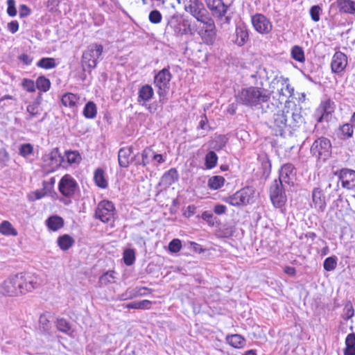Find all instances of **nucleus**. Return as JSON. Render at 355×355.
<instances>
[{
    "label": "nucleus",
    "instance_id": "nucleus-35",
    "mask_svg": "<svg viewBox=\"0 0 355 355\" xmlns=\"http://www.w3.org/2000/svg\"><path fill=\"white\" fill-rule=\"evenodd\" d=\"M344 355H355V334H349L345 338Z\"/></svg>",
    "mask_w": 355,
    "mask_h": 355
},
{
    "label": "nucleus",
    "instance_id": "nucleus-39",
    "mask_svg": "<svg viewBox=\"0 0 355 355\" xmlns=\"http://www.w3.org/2000/svg\"><path fill=\"white\" fill-rule=\"evenodd\" d=\"M36 88L42 92H46L51 87L50 80L44 76H39L35 81Z\"/></svg>",
    "mask_w": 355,
    "mask_h": 355
},
{
    "label": "nucleus",
    "instance_id": "nucleus-47",
    "mask_svg": "<svg viewBox=\"0 0 355 355\" xmlns=\"http://www.w3.org/2000/svg\"><path fill=\"white\" fill-rule=\"evenodd\" d=\"M150 302L148 300L136 301L127 304L125 307L135 309H148L150 308Z\"/></svg>",
    "mask_w": 355,
    "mask_h": 355
},
{
    "label": "nucleus",
    "instance_id": "nucleus-62",
    "mask_svg": "<svg viewBox=\"0 0 355 355\" xmlns=\"http://www.w3.org/2000/svg\"><path fill=\"white\" fill-rule=\"evenodd\" d=\"M188 244L190 245L189 248L196 253L201 254L205 251V248L196 242L189 241Z\"/></svg>",
    "mask_w": 355,
    "mask_h": 355
},
{
    "label": "nucleus",
    "instance_id": "nucleus-26",
    "mask_svg": "<svg viewBox=\"0 0 355 355\" xmlns=\"http://www.w3.org/2000/svg\"><path fill=\"white\" fill-rule=\"evenodd\" d=\"M80 96L71 92H67L61 97L62 104L75 112L78 110Z\"/></svg>",
    "mask_w": 355,
    "mask_h": 355
},
{
    "label": "nucleus",
    "instance_id": "nucleus-58",
    "mask_svg": "<svg viewBox=\"0 0 355 355\" xmlns=\"http://www.w3.org/2000/svg\"><path fill=\"white\" fill-rule=\"evenodd\" d=\"M7 14L10 17H15L17 15V11L15 6V0H7Z\"/></svg>",
    "mask_w": 355,
    "mask_h": 355
},
{
    "label": "nucleus",
    "instance_id": "nucleus-25",
    "mask_svg": "<svg viewBox=\"0 0 355 355\" xmlns=\"http://www.w3.org/2000/svg\"><path fill=\"white\" fill-rule=\"evenodd\" d=\"M312 202L315 209L323 212L326 208L325 196L320 188H314L312 191Z\"/></svg>",
    "mask_w": 355,
    "mask_h": 355
},
{
    "label": "nucleus",
    "instance_id": "nucleus-60",
    "mask_svg": "<svg viewBox=\"0 0 355 355\" xmlns=\"http://www.w3.org/2000/svg\"><path fill=\"white\" fill-rule=\"evenodd\" d=\"M94 24L96 26H101L105 21L104 16L102 14L94 13L92 16Z\"/></svg>",
    "mask_w": 355,
    "mask_h": 355
},
{
    "label": "nucleus",
    "instance_id": "nucleus-9",
    "mask_svg": "<svg viewBox=\"0 0 355 355\" xmlns=\"http://www.w3.org/2000/svg\"><path fill=\"white\" fill-rule=\"evenodd\" d=\"M270 198L275 207L282 209L287 201V197L282 182L275 180L272 182L270 187Z\"/></svg>",
    "mask_w": 355,
    "mask_h": 355
},
{
    "label": "nucleus",
    "instance_id": "nucleus-30",
    "mask_svg": "<svg viewBox=\"0 0 355 355\" xmlns=\"http://www.w3.org/2000/svg\"><path fill=\"white\" fill-rule=\"evenodd\" d=\"M179 175L178 171L172 168L164 173L161 178L162 184L164 186L169 187L178 181Z\"/></svg>",
    "mask_w": 355,
    "mask_h": 355
},
{
    "label": "nucleus",
    "instance_id": "nucleus-29",
    "mask_svg": "<svg viewBox=\"0 0 355 355\" xmlns=\"http://www.w3.org/2000/svg\"><path fill=\"white\" fill-rule=\"evenodd\" d=\"M45 223L47 227L53 232L60 230L64 224L63 218L57 215L49 217Z\"/></svg>",
    "mask_w": 355,
    "mask_h": 355
},
{
    "label": "nucleus",
    "instance_id": "nucleus-42",
    "mask_svg": "<svg viewBox=\"0 0 355 355\" xmlns=\"http://www.w3.org/2000/svg\"><path fill=\"white\" fill-rule=\"evenodd\" d=\"M225 180L223 176L216 175L209 178L208 187L213 190L221 188L225 184Z\"/></svg>",
    "mask_w": 355,
    "mask_h": 355
},
{
    "label": "nucleus",
    "instance_id": "nucleus-48",
    "mask_svg": "<svg viewBox=\"0 0 355 355\" xmlns=\"http://www.w3.org/2000/svg\"><path fill=\"white\" fill-rule=\"evenodd\" d=\"M123 259L126 266H132L135 261V252L134 250L128 248L124 250Z\"/></svg>",
    "mask_w": 355,
    "mask_h": 355
},
{
    "label": "nucleus",
    "instance_id": "nucleus-32",
    "mask_svg": "<svg viewBox=\"0 0 355 355\" xmlns=\"http://www.w3.org/2000/svg\"><path fill=\"white\" fill-rule=\"evenodd\" d=\"M304 119L300 112L296 111L293 112L291 119L288 120L289 132H291L293 130H295L296 128H299L304 123Z\"/></svg>",
    "mask_w": 355,
    "mask_h": 355
},
{
    "label": "nucleus",
    "instance_id": "nucleus-61",
    "mask_svg": "<svg viewBox=\"0 0 355 355\" xmlns=\"http://www.w3.org/2000/svg\"><path fill=\"white\" fill-rule=\"evenodd\" d=\"M142 106L144 107L150 114L156 113L159 108V106L157 101H154L152 103H146L145 105Z\"/></svg>",
    "mask_w": 355,
    "mask_h": 355
},
{
    "label": "nucleus",
    "instance_id": "nucleus-28",
    "mask_svg": "<svg viewBox=\"0 0 355 355\" xmlns=\"http://www.w3.org/2000/svg\"><path fill=\"white\" fill-rule=\"evenodd\" d=\"M132 153V147L122 148L119 150L118 153V161L121 167H128L131 161L130 155Z\"/></svg>",
    "mask_w": 355,
    "mask_h": 355
},
{
    "label": "nucleus",
    "instance_id": "nucleus-56",
    "mask_svg": "<svg viewBox=\"0 0 355 355\" xmlns=\"http://www.w3.org/2000/svg\"><path fill=\"white\" fill-rule=\"evenodd\" d=\"M309 12H310L311 19L313 21L317 22L320 20V13L322 12V8L318 5L313 6L310 8Z\"/></svg>",
    "mask_w": 355,
    "mask_h": 355
},
{
    "label": "nucleus",
    "instance_id": "nucleus-18",
    "mask_svg": "<svg viewBox=\"0 0 355 355\" xmlns=\"http://www.w3.org/2000/svg\"><path fill=\"white\" fill-rule=\"evenodd\" d=\"M272 84L277 85L279 95V100L281 101H283L284 98H289L293 94L294 88L291 87L287 78L282 76L279 78L275 79L272 81Z\"/></svg>",
    "mask_w": 355,
    "mask_h": 355
},
{
    "label": "nucleus",
    "instance_id": "nucleus-13",
    "mask_svg": "<svg viewBox=\"0 0 355 355\" xmlns=\"http://www.w3.org/2000/svg\"><path fill=\"white\" fill-rule=\"evenodd\" d=\"M168 26L171 28L175 35L178 36L191 33V24L188 19L173 16L168 21Z\"/></svg>",
    "mask_w": 355,
    "mask_h": 355
},
{
    "label": "nucleus",
    "instance_id": "nucleus-46",
    "mask_svg": "<svg viewBox=\"0 0 355 355\" xmlns=\"http://www.w3.org/2000/svg\"><path fill=\"white\" fill-rule=\"evenodd\" d=\"M218 156L214 151H209L205 156V166L207 169H211L216 166Z\"/></svg>",
    "mask_w": 355,
    "mask_h": 355
},
{
    "label": "nucleus",
    "instance_id": "nucleus-51",
    "mask_svg": "<svg viewBox=\"0 0 355 355\" xmlns=\"http://www.w3.org/2000/svg\"><path fill=\"white\" fill-rule=\"evenodd\" d=\"M337 266V257L335 256L327 257L323 263L324 269L327 271H332Z\"/></svg>",
    "mask_w": 355,
    "mask_h": 355
},
{
    "label": "nucleus",
    "instance_id": "nucleus-37",
    "mask_svg": "<svg viewBox=\"0 0 355 355\" xmlns=\"http://www.w3.org/2000/svg\"><path fill=\"white\" fill-rule=\"evenodd\" d=\"M227 343L234 348H241L244 346L245 340L239 334H232L226 337Z\"/></svg>",
    "mask_w": 355,
    "mask_h": 355
},
{
    "label": "nucleus",
    "instance_id": "nucleus-36",
    "mask_svg": "<svg viewBox=\"0 0 355 355\" xmlns=\"http://www.w3.org/2000/svg\"><path fill=\"white\" fill-rule=\"evenodd\" d=\"M94 180L96 184L100 188L105 189L108 185L107 181L105 177V172L101 168L96 169L94 171Z\"/></svg>",
    "mask_w": 355,
    "mask_h": 355
},
{
    "label": "nucleus",
    "instance_id": "nucleus-41",
    "mask_svg": "<svg viewBox=\"0 0 355 355\" xmlns=\"http://www.w3.org/2000/svg\"><path fill=\"white\" fill-rule=\"evenodd\" d=\"M153 151L154 150L150 147L146 148L141 153V161L137 163V164L146 166L150 164L152 162Z\"/></svg>",
    "mask_w": 355,
    "mask_h": 355
},
{
    "label": "nucleus",
    "instance_id": "nucleus-55",
    "mask_svg": "<svg viewBox=\"0 0 355 355\" xmlns=\"http://www.w3.org/2000/svg\"><path fill=\"white\" fill-rule=\"evenodd\" d=\"M56 327H57V329L60 331H62L64 333L68 332L71 329V327H70L69 322L66 320L62 319V318L57 320Z\"/></svg>",
    "mask_w": 355,
    "mask_h": 355
},
{
    "label": "nucleus",
    "instance_id": "nucleus-31",
    "mask_svg": "<svg viewBox=\"0 0 355 355\" xmlns=\"http://www.w3.org/2000/svg\"><path fill=\"white\" fill-rule=\"evenodd\" d=\"M249 34L247 27L245 25L238 26L236 28V44L241 46L246 43Z\"/></svg>",
    "mask_w": 355,
    "mask_h": 355
},
{
    "label": "nucleus",
    "instance_id": "nucleus-1",
    "mask_svg": "<svg viewBox=\"0 0 355 355\" xmlns=\"http://www.w3.org/2000/svg\"><path fill=\"white\" fill-rule=\"evenodd\" d=\"M235 98L236 103L241 105L257 107L268 101L270 98V92L263 87L250 86L238 91L235 94Z\"/></svg>",
    "mask_w": 355,
    "mask_h": 355
},
{
    "label": "nucleus",
    "instance_id": "nucleus-23",
    "mask_svg": "<svg viewBox=\"0 0 355 355\" xmlns=\"http://www.w3.org/2000/svg\"><path fill=\"white\" fill-rule=\"evenodd\" d=\"M295 169L292 164L288 163L284 164L280 171L279 176L277 181L282 182V184H289L293 181L295 175Z\"/></svg>",
    "mask_w": 355,
    "mask_h": 355
},
{
    "label": "nucleus",
    "instance_id": "nucleus-5",
    "mask_svg": "<svg viewBox=\"0 0 355 355\" xmlns=\"http://www.w3.org/2000/svg\"><path fill=\"white\" fill-rule=\"evenodd\" d=\"M310 153L318 162H324L331 156L332 145L330 139L324 137H318L313 142Z\"/></svg>",
    "mask_w": 355,
    "mask_h": 355
},
{
    "label": "nucleus",
    "instance_id": "nucleus-10",
    "mask_svg": "<svg viewBox=\"0 0 355 355\" xmlns=\"http://www.w3.org/2000/svg\"><path fill=\"white\" fill-rule=\"evenodd\" d=\"M207 8L211 12V17L217 19H222L225 17L226 23L229 24L231 17L226 16L229 6L226 5L223 0H204Z\"/></svg>",
    "mask_w": 355,
    "mask_h": 355
},
{
    "label": "nucleus",
    "instance_id": "nucleus-11",
    "mask_svg": "<svg viewBox=\"0 0 355 355\" xmlns=\"http://www.w3.org/2000/svg\"><path fill=\"white\" fill-rule=\"evenodd\" d=\"M78 190L76 180L69 174L62 177L58 182V191L64 197L71 198Z\"/></svg>",
    "mask_w": 355,
    "mask_h": 355
},
{
    "label": "nucleus",
    "instance_id": "nucleus-40",
    "mask_svg": "<svg viewBox=\"0 0 355 355\" xmlns=\"http://www.w3.org/2000/svg\"><path fill=\"white\" fill-rule=\"evenodd\" d=\"M97 114V107L92 101H89L85 105L83 109V115L87 119H94Z\"/></svg>",
    "mask_w": 355,
    "mask_h": 355
},
{
    "label": "nucleus",
    "instance_id": "nucleus-21",
    "mask_svg": "<svg viewBox=\"0 0 355 355\" xmlns=\"http://www.w3.org/2000/svg\"><path fill=\"white\" fill-rule=\"evenodd\" d=\"M41 101L42 96L40 94L33 102L28 103L26 107L27 115L25 117L26 121H31L41 114L42 112Z\"/></svg>",
    "mask_w": 355,
    "mask_h": 355
},
{
    "label": "nucleus",
    "instance_id": "nucleus-33",
    "mask_svg": "<svg viewBox=\"0 0 355 355\" xmlns=\"http://www.w3.org/2000/svg\"><path fill=\"white\" fill-rule=\"evenodd\" d=\"M74 243V239L69 234H63L57 239L58 245L63 251L69 250Z\"/></svg>",
    "mask_w": 355,
    "mask_h": 355
},
{
    "label": "nucleus",
    "instance_id": "nucleus-3",
    "mask_svg": "<svg viewBox=\"0 0 355 355\" xmlns=\"http://www.w3.org/2000/svg\"><path fill=\"white\" fill-rule=\"evenodd\" d=\"M103 51V45L98 43H92L87 47L83 53L81 59L83 71H91L96 67Z\"/></svg>",
    "mask_w": 355,
    "mask_h": 355
},
{
    "label": "nucleus",
    "instance_id": "nucleus-59",
    "mask_svg": "<svg viewBox=\"0 0 355 355\" xmlns=\"http://www.w3.org/2000/svg\"><path fill=\"white\" fill-rule=\"evenodd\" d=\"M31 14V9L25 4L19 6V16L20 18H25Z\"/></svg>",
    "mask_w": 355,
    "mask_h": 355
},
{
    "label": "nucleus",
    "instance_id": "nucleus-52",
    "mask_svg": "<svg viewBox=\"0 0 355 355\" xmlns=\"http://www.w3.org/2000/svg\"><path fill=\"white\" fill-rule=\"evenodd\" d=\"M182 247V241L179 239H173L168 243V250L171 253H177L180 251Z\"/></svg>",
    "mask_w": 355,
    "mask_h": 355
},
{
    "label": "nucleus",
    "instance_id": "nucleus-8",
    "mask_svg": "<svg viewBox=\"0 0 355 355\" xmlns=\"http://www.w3.org/2000/svg\"><path fill=\"white\" fill-rule=\"evenodd\" d=\"M116 214L115 207L109 200L101 201L95 210L94 216L104 223H114Z\"/></svg>",
    "mask_w": 355,
    "mask_h": 355
},
{
    "label": "nucleus",
    "instance_id": "nucleus-17",
    "mask_svg": "<svg viewBox=\"0 0 355 355\" xmlns=\"http://www.w3.org/2000/svg\"><path fill=\"white\" fill-rule=\"evenodd\" d=\"M251 21L254 28L260 34H268L272 29L271 21L263 14H255Z\"/></svg>",
    "mask_w": 355,
    "mask_h": 355
},
{
    "label": "nucleus",
    "instance_id": "nucleus-49",
    "mask_svg": "<svg viewBox=\"0 0 355 355\" xmlns=\"http://www.w3.org/2000/svg\"><path fill=\"white\" fill-rule=\"evenodd\" d=\"M114 272L112 270L108 271L101 275L99 278V284L101 286H106L109 284L114 282L115 277L114 276Z\"/></svg>",
    "mask_w": 355,
    "mask_h": 355
},
{
    "label": "nucleus",
    "instance_id": "nucleus-63",
    "mask_svg": "<svg viewBox=\"0 0 355 355\" xmlns=\"http://www.w3.org/2000/svg\"><path fill=\"white\" fill-rule=\"evenodd\" d=\"M196 211V207L193 205H189L183 213V216L186 218H191Z\"/></svg>",
    "mask_w": 355,
    "mask_h": 355
},
{
    "label": "nucleus",
    "instance_id": "nucleus-64",
    "mask_svg": "<svg viewBox=\"0 0 355 355\" xmlns=\"http://www.w3.org/2000/svg\"><path fill=\"white\" fill-rule=\"evenodd\" d=\"M200 121L199 122V124L197 127L198 129L201 130H209V127L208 125V119L205 114H203L200 117Z\"/></svg>",
    "mask_w": 355,
    "mask_h": 355
},
{
    "label": "nucleus",
    "instance_id": "nucleus-45",
    "mask_svg": "<svg viewBox=\"0 0 355 355\" xmlns=\"http://www.w3.org/2000/svg\"><path fill=\"white\" fill-rule=\"evenodd\" d=\"M69 164H78L81 160V156L78 151L67 150L65 152L64 157Z\"/></svg>",
    "mask_w": 355,
    "mask_h": 355
},
{
    "label": "nucleus",
    "instance_id": "nucleus-27",
    "mask_svg": "<svg viewBox=\"0 0 355 355\" xmlns=\"http://www.w3.org/2000/svg\"><path fill=\"white\" fill-rule=\"evenodd\" d=\"M336 3L340 12L348 15L355 14V1L336 0Z\"/></svg>",
    "mask_w": 355,
    "mask_h": 355
},
{
    "label": "nucleus",
    "instance_id": "nucleus-16",
    "mask_svg": "<svg viewBox=\"0 0 355 355\" xmlns=\"http://www.w3.org/2000/svg\"><path fill=\"white\" fill-rule=\"evenodd\" d=\"M251 195L248 189H243L236 191L233 195L226 197L223 201L232 206L240 207L250 203Z\"/></svg>",
    "mask_w": 355,
    "mask_h": 355
},
{
    "label": "nucleus",
    "instance_id": "nucleus-38",
    "mask_svg": "<svg viewBox=\"0 0 355 355\" xmlns=\"http://www.w3.org/2000/svg\"><path fill=\"white\" fill-rule=\"evenodd\" d=\"M291 57L294 60L304 63L305 62V54L302 47L295 45L291 49Z\"/></svg>",
    "mask_w": 355,
    "mask_h": 355
},
{
    "label": "nucleus",
    "instance_id": "nucleus-14",
    "mask_svg": "<svg viewBox=\"0 0 355 355\" xmlns=\"http://www.w3.org/2000/svg\"><path fill=\"white\" fill-rule=\"evenodd\" d=\"M270 128L274 130L276 136H283L286 130L289 131L287 114L282 110L274 114Z\"/></svg>",
    "mask_w": 355,
    "mask_h": 355
},
{
    "label": "nucleus",
    "instance_id": "nucleus-53",
    "mask_svg": "<svg viewBox=\"0 0 355 355\" xmlns=\"http://www.w3.org/2000/svg\"><path fill=\"white\" fill-rule=\"evenodd\" d=\"M46 194L45 189H42L40 190H36L31 192L28 195V200L31 202H33L44 198Z\"/></svg>",
    "mask_w": 355,
    "mask_h": 355
},
{
    "label": "nucleus",
    "instance_id": "nucleus-20",
    "mask_svg": "<svg viewBox=\"0 0 355 355\" xmlns=\"http://www.w3.org/2000/svg\"><path fill=\"white\" fill-rule=\"evenodd\" d=\"M338 178L341 185L347 189L355 188V171L349 168H342L338 173Z\"/></svg>",
    "mask_w": 355,
    "mask_h": 355
},
{
    "label": "nucleus",
    "instance_id": "nucleus-50",
    "mask_svg": "<svg viewBox=\"0 0 355 355\" xmlns=\"http://www.w3.org/2000/svg\"><path fill=\"white\" fill-rule=\"evenodd\" d=\"M33 146L31 144H23L19 148V155L23 157H27L33 153Z\"/></svg>",
    "mask_w": 355,
    "mask_h": 355
},
{
    "label": "nucleus",
    "instance_id": "nucleus-15",
    "mask_svg": "<svg viewBox=\"0 0 355 355\" xmlns=\"http://www.w3.org/2000/svg\"><path fill=\"white\" fill-rule=\"evenodd\" d=\"M334 108L335 104L330 99L322 101L315 110L314 118L318 123L324 121H328L331 116V114L334 112Z\"/></svg>",
    "mask_w": 355,
    "mask_h": 355
},
{
    "label": "nucleus",
    "instance_id": "nucleus-34",
    "mask_svg": "<svg viewBox=\"0 0 355 355\" xmlns=\"http://www.w3.org/2000/svg\"><path fill=\"white\" fill-rule=\"evenodd\" d=\"M353 125L351 123H347L340 125L338 129V137L340 139L344 140L352 137L354 135Z\"/></svg>",
    "mask_w": 355,
    "mask_h": 355
},
{
    "label": "nucleus",
    "instance_id": "nucleus-12",
    "mask_svg": "<svg viewBox=\"0 0 355 355\" xmlns=\"http://www.w3.org/2000/svg\"><path fill=\"white\" fill-rule=\"evenodd\" d=\"M200 23L204 26L199 32L203 42L208 45L213 44L216 37V28L214 19L209 17Z\"/></svg>",
    "mask_w": 355,
    "mask_h": 355
},
{
    "label": "nucleus",
    "instance_id": "nucleus-4",
    "mask_svg": "<svg viewBox=\"0 0 355 355\" xmlns=\"http://www.w3.org/2000/svg\"><path fill=\"white\" fill-rule=\"evenodd\" d=\"M172 78L168 68H164L160 70L154 76V85L157 88V94L159 95V102L164 105L168 101L167 94L169 90L170 81Z\"/></svg>",
    "mask_w": 355,
    "mask_h": 355
},
{
    "label": "nucleus",
    "instance_id": "nucleus-43",
    "mask_svg": "<svg viewBox=\"0 0 355 355\" xmlns=\"http://www.w3.org/2000/svg\"><path fill=\"white\" fill-rule=\"evenodd\" d=\"M0 233L7 236H16L17 234V230L7 220H4L0 224Z\"/></svg>",
    "mask_w": 355,
    "mask_h": 355
},
{
    "label": "nucleus",
    "instance_id": "nucleus-7",
    "mask_svg": "<svg viewBox=\"0 0 355 355\" xmlns=\"http://www.w3.org/2000/svg\"><path fill=\"white\" fill-rule=\"evenodd\" d=\"M43 168L47 172H54L61 166H64V157L61 155L58 148H54L50 152L45 153L42 157Z\"/></svg>",
    "mask_w": 355,
    "mask_h": 355
},
{
    "label": "nucleus",
    "instance_id": "nucleus-57",
    "mask_svg": "<svg viewBox=\"0 0 355 355\" xmlns=\"http://www.w3.org/2000/svg\"><path fill=\"white\" fill-rule=\"evenodd\" d=\"M148 19L151 23L158 24L161 22L162 16L159 10H154L149 13Z\"/></svg>",
    "mask_w": 355,
    "mask_h": 355
},
{
    "label": "nucleus",
    "instance_id": "nucleus-6",
    "mask_svg": "<svg viewBox=\"0 0 355 355\" xmlns=\"http://www.w3.org/2000/svg\"><path fill=\"white\" fill-rule=\"evenodd\" d=\"M182 3L184 10L198 22L211 17L200 0H182Z\"/></svg>",
    "mask_w": 355,
    "mask_h": 355
},
{
    "label": "nucleus",
    "instance_id": "nucleus-22",
    "mask_svg": "<svg viewBox=\"0 0 355 355\" xmlns=\"http://www.w3.org/2000/svg\"><path fill=\"white\" fill-rule=\"evenodd\" d=\"M137 101L139 105H145L154 96V89L151 85L146 84L138 90Z\"/></svg>",
    "mask_w": 355,
    "mask_h": 355
},
{
    "label": "nucleus",
    "instance_id": "nucleus-24",
    "mask_svg": "<svg viewBox=\"0 0 355 355\" xmlns=\"http://www.w3.org/2000/svg\"><path fill=\"white\" fill-rule=\"evenodd\" d=\"M46 6L51 12L63 11L66 14L71 10L69 0H48Z\"/></svg>",
    "mask_w": 355,
    "mask_h": 355
},
{
    "label": "nucleus",
    "instance_id": "nucleus-19",
    "mask_svg": "<svg viewBox=\"0 0 355 355\" xmlns=\"http://www.w3.org/2000/svg\"><path fill=\"white\" fill-rule=\"evenodd\" d=\"M348 64L347 56L343 52L336 51L332 56L331 69L332 73L340 75L345 71Z\"/></svg>",
    "mask_w": 355,
    "mask_h": 355
},
{
    "label": "nucleus",
    "instance_id": "nucleus-2",
    "mask_svg": "<svg viewBox=\"0 0 355 355\" xmlns=\"http://www.w3.org/2000/svg\"><path fill=\"white\" fill-rule=\"evenodd\" d=\"M35 285L36 282L27 281L24 275L17 274L10 277L0 285V293L9 296L18 295L31 291Z\"/></svg>",
    "mask_w": 355,
    "mask_h": 355
},
{
    "label": "nucleus",
    "instance_id": "nucleus-44",
    "mask_svg": "<svg viewBox=\"0 0 355 355\" xmlns=\"http://www.w3.org/2000/svg\"><path fill=\"white\" fill-rule=\"evenodd\" d=\"M55 60L53 58H42L37 62V66L44 69H51L56 67Z\"/></svg>",
    "mask_w": 355,
    "mask_h": 355
},
{
    "label": "nucleus",
    "instance_id": "nucleus-54",
    "mask_svg": "<svg viewBox=\"0 0 355 355\" xmlns=\"http://www.w3.org/2000/svg\"><path fill=\"white\" fill-rule=\"evenodd\" d=\"M21 86L26 91L28 92H34L36 89L35 83L28 78H24L21 82Z\"/></svg>",
    "mask_w": 355,
    "mask_h": 355
}]
</instances>
